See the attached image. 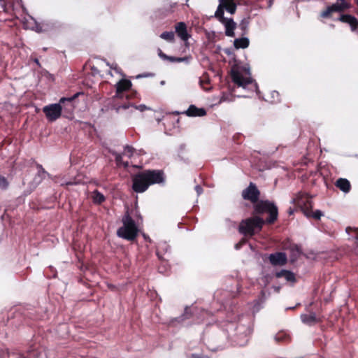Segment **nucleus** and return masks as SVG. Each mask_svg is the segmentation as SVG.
Wrapping results in <instances>:
<instances>
[{
  "instance_id": "f257e3e1",
  "label": "nucleus",
  "mask_w": 358,
  "mask_h": 358,
  "mask_svg": "<svg viewBox=\"0 0 358 358\" xmlns=\"http://www.w3.org/2000/svg\"><path fill=\"white\" fill-rule=\"evenodd\" d=\"M165 180L166 176L163 170H143L132 177V189L136 193H143L151 185L164 183Z\"/></svg>"
},
{
  "instance_id": "f03ea898",
  "label": "nucleus",
  "mask_w": 358,
  "mask_h": 358,
  "mask_svg": "<svg viewBox=\"0 0 358 358\" xmlns=\"http://www.w3.org/2000/svg\"><path fill=\"white\" fill-rule=\"evenodd\" d=\"M268 214L264 220V224H274L278 217V209L276 205L268 200H260L253 206L252 215L260 216Z\"/></svg>"
},
{
  "instance_id": "7ed1b4c3",
  "label": "nucleus",
  "mask_w": 358,
  "mask_h": 358,
  "mask_svg": "<svg viewBox=\"0 0 358 358\" xmlns=\"http://www.w3.org/2000/svg\"><path fill=\"white\" fill-rule=\"evenodd\" d=\"M82 94V92H77L70 97L61 98L58 103H52L44 106L43 108V112L45 115L47 120L49 122H55L59 119L62 115V105H64V106L66 102H68V105L70 106V109H73V106L72 102Z\"/></svg>"
},
{
  "instance_id": "20e7f679",
  "label": "nucleus",
  "mask_w": 358,
  "mask_h": 358,
  "mask_svg": "<svg viewBox=\"0 0 358 358\" xmlns=\"http://www.w3.org/2000/svg\"><path fill=\"white\" fill-rule=\"evenodd\" d=\"M264 219L260 216L252 215L242 220L238 226V232L245 237H252L260 232L264 225Z\"/></svg>"
},
{
  "instance_id": "39448f33",
  "label": "nucleus",
  "mask_w": 358,
  "mask_h": 358,
  "mask_svg": "<svg viewBox=\"0 0 358 358\" xmlns=\"http://www.w3.org/2000/svg\"><path fill=\"white\" fill-rule=\"evenodd\" d=\"M122 222V226L117 231V236L127 241H134L138 236V229L128 210L123 215Z\"/></svg>"
},
{
  "instance_id": "423d86ee",
  "label": "nucleus",
  "mask_w": 358,
  "mask_h": 358,
  "mask_svg": "<svg viewBox=\"0 0 358 358\" xmlns=\"http://www.w3.org/2000/svg\"><path fill=\"white\" fill-rule=\"evenodd\" d=\"M338 2L327 7V8L320 13V17L322 18H330L333 13L343 12L350 8V3L345 0H337Z\"/></svg>"
},
{
  "instance_id": "0eeeda50",
  "label": "nucleus",
  "mask_w": 358,
  "mask_h": 358,
  "mask_svg": "<svg viewBox=\"0 0 358 358\" xmlns=\"http://www.w3.org/2000/svg\"><path fill=\"white\" fill-rule=\"evenodd\" d=\"M241 195L244 200L250 201L253 206L260 201V191L253 182H250L248 187L242 191Z\"/></svg>"
},
{
  "instance_id": "6e6552de",
  "label": "nucleus",
  "mask_w": 358,
  "mask_h": 358,
  "mask_svg": "<svg viewBox=\"0 0 358 358\" xmlns=\"http://www.w3.org/2000/svg\"><path fill=\"white\" fill-rule=\"evenodd\" d=\"M292 202L301 208L303 213H305V208H313V201L311 200V197L308 194L303 192H299L296 197H294L292 200Z\"/></svg>"
},
{
  "instance_id": "1a4fd4ad",
  "label": "nucleus",
  "mask_w": 358,
  "mask_h": 358,
  "mask_svg": "<svg viewBox=\"0 0 358 358\" xmlns=\"http://www.w3.org/2000/svg\"><path fill=\"white\" fill-rule=\"evenodd\" d=\"M132 83L129 80L121 79L115 85L116 92L115 96H113V101H115L123 97V92L131 89Z\"/></svg>"
},
{
  "instance_id": "9d476101",
  "label": "nucleus",
  "mask_w": 358,
  "mask_h": 358,
  "mask_svg": "<svg viewBox=\"0 0 358 358\" xmlns=\"http://www.w3.org/2000/svg\"><path fill=\"white\" fill-rule=\"evenodd\" d=\"M231 77L232 81L238 86L245 88L248 85L252 83V80L250 78H245L239 72L238 69L232 68L231 70Z\"/></svg>"
},
{
  "instance_id": "9b49d317",
  "label": "nucleus",
  "mask_w": 358,
  "mask_h": 358,
  "mask_svg": "<svg viewBox=\"0 0 358 358\" xmlns=\"http://www.w3.org/2000/svg\"><path fill=\"white\" fill-rule=\"evenodd\" d=\"M268 260L273 266H284L287 262V257L285 252H276L268 256Z\"/></svg>"
},
{
  "instance_id": "f8f14e48",
  "label": "nucleus",
  "mask_w": 358,
  "mask_h": 358,
  "mask_svg": "<svg viewBox=\"0 0 358 358\" xmlns=\"http://www.w3.org/2000/svg\"><path fill=\"white\" fill-rule=\"evenodd\" d=\"M182 113L188 117H203L206 115V110L203 108H198L195 105H190L188 109Z\"/></svg>"
},
{
  "instance_id": "ddd939ff",
  "label": "nucleus",
  "mask_w": 358,
  "mask_h": 358,
  "mask_svg": "<svg viewBox=\"0 0 358 358\" xmlns=\"http://www.w3.org/2000/svg\"><path fill=\"white\" fill-rule=\"evenodd\" d=\"M176 32L177 35L184 41H186L189 38V35L187 33V25L183 22H178L176 26Z\"/></svg>"
},
{
  "instance_id": "4468645a",
  "label": "nucleus",
  "mask_w": 358,
  "mask_h": 358,
  "mask_svg": "<svg viewBox=\"0 0 358 358\" xmlns=\"http://www.w3.org/2000/svg\"><path fill=\"white\" fill-rule=\"evenodd\" d=\"M225 27V34L229 37L234 36V30L236 28V24L232 18H227L221 22Z\"/></svg>"
},
{
  "instance_id": "2eb2a0df",
  "label": "nucleus",
  "mask_w": 358,
  "mask_h": 358,
  "mask_svg": "<svg viewBox=\"0 0 358 358\" xmlns=\"http://www.w3.org/2000/svg\"><path fill=\"white\" fill-rule=\"evenodd\" d=\"M339 20L341 21L342 22L349 24L352 31H355L358 28L357 19L350 14L341 15L339 17Z\"/></svg>"
},
{
  "instance_id": "dca6fc26",
  "label": "nucleus",
  "mask_w": 358,
  "mask_h": 358,
  "mask_svg": "<svg viewBox=\"0 0 358 358\" xmlns=\"http://www.w3.org/2000/svg\"><path fill=\"white\" fill-rule=\"evenodd\" d=\"M220 5L222 6L224 10L231 14H234L236 11L237 4L235 0H219Z\"/></svg>"
},
{
  "instance_id": "f3484780",
  "label": "nucleus",
  "mask_w": 358,
  "mask_h": 358,
  "mask_svg": "<svg viewBox=\"0 0 358 358\" xmlns=\"http://www.w3.org/2000/svg\"><path fill=\"white\" fill-rule=\"evenodd\" d=\"M335 186L345 193L349 192L351 189L350 182L345 178H338L335 182Z\"/></svg>"
},
{
  "instance_id": "a211bd4d",
  "label": "nucleus",
  "mask_w": 358,
  "mask_h": 358,
  "mask_svg": "<svg viewBox=\"0 0 358 358\" xmlns=\"http://www.w3.org/2000/svg\"><path fill=\"white\" fill-rule=\"evenodd\" d=\"M275 277L278 278H285L287 280V281H288V282H294L296 281V278H295L294 273H292L290 271H287V270H285V269H282L280 271L277 272L275 273Z\"/></svg>"
},
{
  "instance_id": "6ab92c4d",
  "label": "nucleus",
  "mask_w": 358,
  "mask_h": 358,
  "mask_svg": "<svg viewBox=\"0 0 358 358\" xmlns=\"http://www.w3.org/2000/svg\"><path fill=\"white\" fill-rule=\"evenodd\" d=\"M304 215L310 218L312 217L316 220H320L321 217L323 215V213L320 210H316L315 211H313V208H310L308 209L307 208H305V213Z\"/></svg>"
},
{
  "instance_id": "aec40b11",
  "label": "nucleus",
  "mask_w": 358,
  "mask_h": 358,
  "mask_svg": "<svg viewBox=\"0 0 358 358\" xmlns=\"http://www.w3.org/2000/svg\"><path fill=\"white\" fill-rule=\"evenodd\" d=\"M301 319L303 323L308 325L314 324L318 322L315 313H311L309 315L303 314L301 315Z\"/></svg>"
},
{
  "instance_id": "412c9836",
  "label": "nucleus",
  "mask_w": 358,
  "mask_h": 358,
  "mask_svg": "<svg viewBox=\"0 0 358 358\" xmlns=\"http://www.w3.org/2000/svg\"><path fill=\"white\" fill-rule=\"evenodd\" d=\"M249 44H250L249 39L248 38H244V37L240 38H236L234 40V45L235 48H236V49H239V48L245 49L249 46Z\"/></svg>"
},
{
  "instance_id": "4be33fe9",
  "label": "nucleus",
  "mask_w": 358,
  "mask_h": 358,
  "mask_svg": "<svg viewBox=\"0 0 358 358\" xmlns=\"http://www.w3.org/2000/svg\"><path fill=\"white\" fill-rule=\"evenodd\" d=\"M113 103L112 105V109L115 110L116 113H120L121 110H127L130 107H132L133 104H131L129 102L124 103H116V101H113Z\"/></svg>"
},
{
  "instance_id": "5701e85b",
  "label": "nucleus",
  "mask_w": 358,
  "mask_h": 358,
  "mask_svg": "<svg viewBox=\"0 0 358 358\" xmlns=\"http://www.w3.org/2000/svg\"><path fill=\"white\" fill-rule=\"evenodd\" d=\"M93 202L96 204H101L105 201L106 197L98 190H94L92 195Z\"/></svg>"
},
{
  "instance_id": "b1692460",
  "label": "nucleus",
  "mask_w": 358,
  "mask_h": 358,
  "mask_svg": "<svg viewBox=\"0 0 358 358\" xmlns=\"http://www.w3.org/2000/svg\"><path fill=\"white\" fill-rule=\"evenodd\" d=\"M47 173L37 172V173L35 175L33 179V181L31 182V185L34 187H37L39 184L42 182V181L45 179Z\"/></svg>"
},
{
  "instance_id": "393cba45",
  "label": "nucleus",
  "mask_w": 358,
  "mask_h": 358,
  "mask_svg": "<svg viewBox=\"0 0 358 358\" xmlns=\"http://www.w3.org/2000/svg\"><path fill=\"white\" fill-rule=\"evenodd\" d=\"M275 340L278 343H286L289 342L290 340L289 336L285 332H279L275 336Z\"/></svg>"
},
{
  "instance_id": "a878e982",
  "label": "nucleus",
  "mask_w": 358,
  "mask_h": 358,
  "mask_svg": "<svg viewBox=\"0 0 358 358\" xmlns=\"http://www.w3.org/2000/svg\"><path fill=\"white\" fill-rule=\"evenodd\" d=\"M224 8L220 6L219 4L217 8V10L215 11V17L220 22H223L224 20H225L227 19V17H225L224 16Z\"/></svg>"
},
{
  "instance_id": "bb28decb",
  "label": "nucleus",
  "mask_w": 358,
  "mask_h": 358,
  "mask_svg": "<svg viewBox=\"0 0 358 358\" xmlns=\"http://www.w3.org/2000/svg\"><path fill=\"white\" fill-rule=\"evenodd\" d=\"M160 37L167 41L173 42L174 41L175 35L173 31H164L160 35Z\"/></svg>"
},
{
  "instance_id": "cd10ccee",
  "label": "nucleus",
  "mask_w": 358,
  "mask_h": 358,
  "mask_svg": "<svg viewBox=\"0 0 358 358\" xmlns=\"http://www.w3.org/2000/svg\"><path fill=\"white\" fill-rule=\"evenodd\" d=\"M289 249H290V251L292 253V255H291L292 257H296L299 256V255L301 252L300 247L296 244L291 245Z\"/></svg>"
},
{
  "instance_id": "c85d7f7f",
  "label": "nucleus",
  "mask_w": 358,
  "mask_h": 358,
  "mask_svg": "<svg viewBox=\"0 0 358 358\" xmlns=\"http://www.w3.org/2000/svg\"><path fill=\"white\" fill-rule=\"evenodd\" d=\"M189 58L190 57H177L169 56L168 60L171 62H188L189 60Z\"/></svg>"
},
{
  "instance_id": "c756f323",
  "label": "nucleus",
  "mask_w": 358,
  "mask_h": 358,
  "mask_svg": "<svg viewBox=\"0 0 358 358\" xmlns=\"http://www.w3.org/2000/svg\"><path fill=\"white\" fill-rule=\"evenodd\" d=\"M190 317H191V314L189 312V309L187 308H186L185 310L184 314L182 315H181L180 317H179L178 318H177L176 320L178 322H182L185 320L189 319Z\"/></svg>"
},
{
  "instance_id": "7c9ffc66",
  "label": "nucleus",
  "mask_w": 358,
  "mask_h": 358,
  "mask_svg": "<svg viewBox=\"0 0 358 358\" xmlns=\"http://www.w3.org/2000/svg\"><path fill=\"white\" fill-rule=\"evenodd\" d=\"M9 183L7 179L4 176L0 175V189H6Z\"/></svg>"
},
{
  "instance_id": "2f4dec72",
  "label": "nucleus",
  "mask_w": 358,
  "mask_h": 358,
  "mask_svg": "<svg viewBox=\"0 0 358 358\" xmlns=\"http://www.w3.org/2000/svg\"><path fill=\"white\" fill-rule=\"evenodd\" d=\"M134 149L131 146L127 145L123 152L124 155H127L128 157H131L134 153Z\"/></svg>"
},
{
  "instance_id": "473e14b6",
  "label": "nucleus",
  "mask_w": 358,
  "mask_h": 358,
  "mask_svg": "<svg viewBox=\"0 0 358 358\" xmlns=\"http://www.w3.org/2000/svg\"><path fill=\"white\" fill-rule=\"evenodd\" d=\"M126 98L127 100L135 99H140L139 94H138V92L136 91H134V90H131L130 92V93L127 95Z\"/></svg>"
},
{
  "instance_id": "72a5a7b5",
  "label": "nucleus",
  "mask_w": 358,
  "mask_h": 358,
  "mask_svg": "<svg viewBox=\"0 0 358 358\" xmlns=\"http://www.w3.org/2000/svg\"><path fill=\"white\" fill-rule=\"evenodd\" d=\"M247 241L248 239L246 238V237L242 238L241 240L235 245V248L236 250H239L243 245H245L247 243Z\"/></svg>"
},
{
  "instance_id": "f704fd0d",
  "label": "nucleus",
  "mask_w": 358,
  "mask_h": 358,
  "mask_svg": "<svg viewBox=\"0 0 358 358\" xmlns=\"http://www.w3.org/2000/svg\"><path fill=\"white\" fill-rule=\"evenodd\" d=\"M132 107L134 108L136 110H138L141 112H143V111L149 109V108L147 107L145 104H141L138 106L133 104Z\"/></svg>"
},
{
  "instance_id": "c9c22d12",
  "label": "nucleus",
  "mask_w": 358,
  "mask_h": 358,
  "mask_svg": "<svg viewBox=\"0 0 358 358\" xmlns=\"http://www.w3.org/2000/svg\"><path fill=\"white\" fill-rule=\"evenodd\" d=\"M243 136L241 134H236L233 138L235 142H236L238 144L241 143L243 141Z\"/></svg>"
},
{
  "instance_id": "e433bc0d",
  "label": "nucleus",
  "mask_w": 358,
  "mask_h": 358,
  "mask_svg": "<svg viewBox=\"0 0 358 358\" xmlns=\"http://www.w3.org/2000/svg\"><path fill=\"white\" fill-rule=\"evenodd\" d=\"M157 52H158L159 57L161 59H162L164 60H168L169 59V56L166 55L165 53H164L161 49L159 48L158 50H157Z\"/></svg>"
},
{
  "instance_id": "4c0bfd02",
  "label": "nucleus",
  "mask_w": 358,
  "mask_h": 358,
  "mask_svg": "<svg viewBox=\"0 0 358 358\" xmlns=\"http://www.w3.org/2000/svg\"><path fill=\"white\" fill-rule=\"evenodd\" d=\"M36 166L38 169V172L42 173H47V176H49V173L43 169V167L41 164L36 163Z\"/></svg>"
},
{
  "instance_id": "58836bf2",
  "label": "nucleus",
  "mask_w": 358,
  "mask_h": 358,
  "mask_svg": "<svg viewBox=\"0 0 358 358\" xmlns=\"http://www.w3.org/2000/svg\"><path fill=\"white\" fill-rule=\"evenodd\" d=\"M348 234H350L351 231H354L356 233V238L358 239V228L353 229L351 227H348L345 229Z\"/></svg>"
},
{
  "instance_id": "ea45409f",
  "label": "nucleus",
  "mask_w": 358,
  "mask_h": 358,
  "mask_svg": "<svg viewBox=\"0 0 358 358\" xmlns=\"http://www.w3.org/2000/svg\"><path fill=\"white\" fill-rule=\"evenodd\" d=\"M208 83H209V80H200V85H201V86L203 89H205L204 85L205 84H208Z\"/></svg>"
},
{
  "instance_id": "a19ab883",
  "label": "nucleus",
  "mask_w": 358,
  "mask_h": 358,
  "mask_svg": "<svg viewBox=\"0 0 358 358\" xmlns=\"http://www.w3.org/2000/svg\"><path fill=\"white\" fill-rule=\"evenodd\" d=\"M240 27L241 29L243 30V31H245L246 29H247V24L245 23H244L243 22H242L241 24H240Z\"/></svg>"
},
{
  "instance_id": "79ce46f5",
  "label": "nucleus",
  "mask_w": 358,
  "mask_h": 358,
  "mask_svg": "<svg viewBox=\"0 0 358 358\" xmlns=\"http://www.w3.org/2000/svg\"><path fill=\"white\" fill-rule=\"evenodd\" d=\"M192 358H208V357H206V356H199V355H192Z\"/></svg>"
},
{
  "instance_id": "37998d69",
  "label": "nucleus",
  "mask_w": 358,
  "mask_h": 358,
  "mask_svg": "<svg viewBox=\"0 0 358 358\" xmlns=\"http://www.w3.org/2000/svg\"><path fill=\"white\" fill-rule=\"evenodd\" d=\"M152 76V74L149 73V74L138 75V76H137V78L146 77V76Z\"/></svg>"
},
{
  "instance_id": "c03bdc74",
  "label": "nucleus",
  "mask_w": 358,
  "mask_h": 358,
  "mask_svg": "<svg viewBox=\"0 0 358 358\" xmlns=\"http://www.w3.org/2000/svg\"><path fill=\"white\" fill-rule=\"evenodd\" d=\"M288 213H289V215H292V214H294V209H292V208H289L288 209Z\"/></svg>"
},
{
  "instance_id": "a18cd8bd",
  "label": "nucleus",
  "mask_w": 358,
  "mask_h": 358,
  "mask_svg": "<svg viewBox=\"0 0 358 358\" xmlns=\"http://www.w3.org/2000/svg\"><path fill=\"white\" fill-rule=\"evenodd\" d=\"M157 255L159 259H162V257L159 255V253L157 252Z\"/></svg>"
},
{
  "instance_id": "49530a36",
  "label": "nucleus",
  "mask_w": 358,
  "mask_h": 358,
  "mask_svg": "<svg viewBox=\"0 0 358 358\" xmlns=\"http://www.w3.org/2000/svg\"><path fill=\"white\" fill-rule=\"evenodd\" d=\"M120 156L117 157H116V161L118 162L120 161Z\"/></svg>"
},
{
  "instance_id": "de8ad7c7",
  "label": "nucleus",
  "mask_w": 358,
  "mask_h": 358,
  "mask_svg": "<svg viewBox=\"0 0 358 358\" xmlns=\"http://www.w3.org/2000/svg\"><path fill=\"white\" fill-rule=\"evenodd\" d=\"M124 166H125V167L128 166V162H126V163H125Z\"/></svg>"
}]
</instances>
